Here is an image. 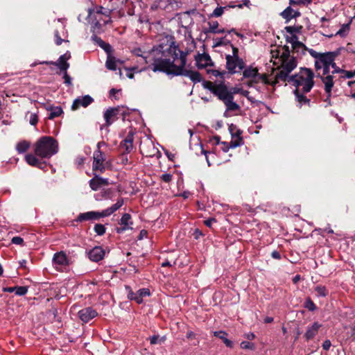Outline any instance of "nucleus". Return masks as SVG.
Instances as JSON below:
<instances>
[{"mask_svg": "<svg viewBox=\"0 0 355 355\" xmlns=\"http://www.w3.org/2000/svg\"><path fill=\"white\" fill-rule=\"evenodd\" d=\"M321 324L318 322H314L311 327H309L304 334V337L307 340L313 338L318 332L319 329L321 327Z\"/></svg>", "mask_w": 355, "mask_h": 355, "instance_id": "nucleus-23", "label": "nucleus"}, {"mask_svg": "<svg viewBox=\"0 0 355 355\" xmlns=\"http://www.w3.org/2000/svg\"><path fill=\"white\" fill-rule=\"evenodd\" d=\"M342 73L343 74L342 76L343 78H351L355 76V70H354V71H345V70H343Z\"/></svg>", "mask_w": 355, "mask_h": 355, "instance_id": "nucleus-46", "label": "nucleus"}, {"mask_svg": "<svg viewBox=\"0 0 355 355\" xmlns=\"http://www.w3.org/2000/svg\"><path fill=\"white\" fill-rule=\"evenodd\" d=\"M214 335L215 336L219 338L220 339H221L227 347H230V348H232L233 347V343H232V341H231L230 340L227 338V334L225 331H214Z\"/></svg>", "mask_w": 355, "mask_h": 355, "instance_id": "nucleus-31", "label": "nucleus"}, {"mask_svg": "<svg viewBox=\"0 0 355 355\" xmlns=\"http://www.w3.org/2000/svg\"><path fill=\"white\" fill-rule=\"evenodd\" d=\"M321 80L324 86V91L326 93H331L332 88L334 85V77L332 75H327L326 76H321Z\"/></svg>", "mask_w": 355, "mask_h": 355, "instance_id": "nucleus-26", "label": "nucleus"}, {"mask_svg": "<svg viewBox=\"0 0 355 355\" xmlns=\"http://www.w3.org/2000/svg\"><path fill=\"white\" fill-rule=\"evenodd\" d=\"M303 27L302 26L298 25V26H286L285 30L286 33L289 34H295V33H300L302 32Z\"/></svg>", "mask_w": 355, "mask_h": 355, "instance_id": "nucleus-36", "label": "nucleus"}, {"mask_svg": "<svg viewBox=\"0 0 355 355\" xmlns=\"http://www.w3.org/2000/svg\"><path fill=\"white\" fill-rule=\"evenodd\" d=\"M124 203L122 198L117 200L116 202L112 207L103 210L102 211H87L80 214L78 217V221L96 220L100 218L107 217L120 209Z\"/></svg>", "mask_w": 355, "mask_h": 355, "instance_id": "nucleus-5", "label": "nucleus"}, {"mask_svg": "<svg viewBox=\"0 0 355 355\" xmlns=\"http://www.w3.org/2000/svg\"><path fill=\"white\" fill-rule=\"evenodd\" d=\"M226 7H217L213 12L212 15L215 17H220L223 15L224 10Z\"/></svg>", "mask_w": 355, "mask_h": 355, "instance_id": "nucleus-45", "label": "nucleus"}, {"mask_svg": "<svg viewBox=\"0 0 355 355\" xmlns=\"http://www.w3.org/2000/svg\"><path fill=\"white\" fill-rule=\"evenodd\" d=\"M243 76L245 78H252L254 83L263 82L266 84L269 83L266 74H260L258 69L255 67H248L243 71Z\"/></svg>", "mask_w": 355, "mask_h": 355, "instance_id": "nucleus-7", "label": "nucleus"}, {"mask_svg": "<svg viewBox=\"0 0 355 355\" xmlns=\"http://www.w3.org/2000/svg\"><path fill=\"white\" fill-rule=\"evenodd\" d=\"M171 43L170 44H161L157 46H155L152 49L151 51H148V52H143L140 49H135V53L136 55L137 56H141L144 60L145 61V62L148 64V69H150L153 71V69H152V66H153V61L150 62L149 61V59H148V56L150 55V53L153 52V51H154L155 49H157L158 48H159L161 46H164V45H171Z\"/></svg>", "mask_w": 355, "mask_h": 355, "instance_id": "nucleus-18", "label": "nucleus"}, {"mask_svg": "<svg viewBox=\"0 0 355 355\" xmlns=\"http://www.w3.org/2000/svg\"><path fill=\"white\" fill-rule=\"evenodd\" d=\"M123 61L117 59L113 55H108L105 62V67L107 69L111 71H116L119 64H122Z\"/></svg>", "mask_w": 355, "mask_h": 355, "instance_id": "nucleus-21", "label": "nucleus"}, {"mask_svg": "<svg viewBox=\"0 0 355 355\" xmlns=\"http://www.w3.org/2000/svg\"><path fill=\"white\" fill-rule=\"evenodd\" d=\"M209 73H211L215 77L220 76V78H224V75L226 74L225 71H219V70H207Z\"/></svg>", "mask_w": 355, "mask_h": 355, "instance_id": "nucleus-43", "label": "nucleus"}, {"mask_svg": "<svg viewBox=\"0 0 355 355\" xmlns=\"http://www.w3.org/2000/svg\"><path fill=\"white\" fill-rule=\"evenodd\" d=\"M232 55H230V57L234 58H239V49L236 47L232 46Z\"/></svg>", "mask_w": 355, "mask_h": 355, "instance_id": "nucleus-60", "label": "nucleus"}, {"mask_svg": "<svg viewBox=\"0 0 355 355\" xmlns=\"http://www.w3.org/2000/svg\"><path fill=\"white\" fill-rule=\"evenodd\" d=\"M195 60L199 69H202L213 64L210 56L206 53H198L195 56Z\"/></svg>", "mask_w": 355, "mask_h": 355, "instance_id": "nucleus-15", "label": "nucleus"}, {"mask_svg": "<svg viewBox=\"0 0 355 355\" xmlns=\"http://www.w3.org/2000/svg\"><path fill=\"white\" fill-rule=\"evenodd\" d=\"M203 86L205 88L209 89L211 93H213V91L217 87L218 84L210 81H206L204 83Z\"/></svg>", "mask_w": 355, "mask_h": 355, "instance_id": "nucleus-40", "label": "nucleus"}, {"mask_svg": "<svg viewBox=\"0 0 355 355\" xmlns=\"http://www.w3.org/2000/svg\"><path fill=\"white\" fill-rule=\"evenodd\" d=\"M331 346V343L329 340H326L322 344V347L324 350H329Z\"/></svg>", "mask_w": 355, "mask_h": 355, "instance_id": "nucleus-55", "label": "nucleus"}, {"mask_svg": "<svg viewBox=\"0 0 355 355\" xmlns=\"http://www.w3.org/2000/svg\"><path fill=\"white\" fill-rule=\"evenodd\" d=\"M314 77L315 73L312 69L301 67L297 73L291 76L287 80L295 87L294 94L300 107L310 105L311 95L308 94L315 85Z\"/></svg>", "mask_w": 355, "mask_h": 355, "instance_id": "nucleus-2", "label": "nucleus"}, {"mask_svg": "<svg viewBox=\"0 0 355 355\" xmlns=\"http://www.w3.org/2000/svg\"><path fill=\"white\" fill-rule=\"evenodd\" d=\"M100 144H98V150H95L93 155V164L92 169L94 171H100L103 173L105 169V164L104 162L105 160V155L103 153L99 150Z\"/></svg>", "mask_w": 355, "mask_h": 355, "instance_id": "nucleus-11", "label": "nucleus"}, {"mask_svg": "<svg viewBox=\"0 0 355 355\" xmlns=\"http://www.w3.org/2000/svg\"><path fill=\"white\" fill-rule=\"evenodd\" d=\"M191 51H182L175 42L171 45L161 46L155 49L148 56L153 61V71L163 72L168 75L189 77L193 83H199L201 76L198 71L185 69L187 57Z\"/></svg>", "mask_w": 355, "mask_h": 355, "instance_id": "nucleus-1", "label": "nucleus"}, {"mask_svg": "<svg viewBox=\"0 0 355 355\" xmlns=\"http://www.w3.org/2000/svg\"><path fill=\"white\" fill-rule=\"evenodd\" d=\"M271 256L273 259H281V255H280V253L278 252V251H273L272 253H271Z\"/></svg>", "mask_w": 355, "mask_h": 355, "instance_id": "nucleus-61", "label": "nucleus"}, {"mask_svg": "<svg viewBox=\"0 0 355 355\" xmlns=\"http://www.w3.org/2000/svg\"><path fill=\"white\" fill-rule=\"evenodd\" d=\"M315 291L319 297H325L327 295V291L324 286H317Z\"/></svg>", "mask_w": 355, "mask_h": 355, "instance_id": "nucleus-38", "label": "nucleus"}, {"mask_svg": "<svg viewBox=\"0 0 355 355\" xmlns=\"http://www.w3.org/2000/svg\"><path fill=\"white\" fill-rule=\"evenodd\" d=\"M279 55L280 66L277 68V72L275 74V84L279 80L286 82L291 76V72L297 67V62L296 58L290 53L289 48L286 46H283L278 51Z\"/></svg>", "mask_w": 355, "mask_h": 355, "instance_id": "nucleus-3", "label": "nucleus"}, {"mask_svg": "<svg viewBox=\"0 0 355 355\" xmlns=\"http://www.w3.org/2000/svg\"><path fill=\"white\" fill-rule=\"evenodd\" d=\"M94 10L95 15H103L105 17L107 18V20L103 21L104 24H107L108 22L111 21L110 17L111 11L110 10L105 9L102 6H97Z\"/></svg>", "mask_w": 355, "mask_h": 355, "instance_id": "nucleus-30", "label": "nucleus"}, {"mask_svg": "<svg viewBox=\"0 0 355 355\" xmlns=\"http://www.w3.org/2000/svg\"><path fill=\"white\" fill-rule=\"evenodd\" d=\"M245 337L248 339V340H254L255 338V335L253 334V333H248L245 335Z\"/></svg>", "mask_w": 355, "mask_h": 355, "instance_id": "nucleus-62", "label": "nucleus"}, {"mask_svg": "<svg viewBox=\"0 0 355 355\" xmlns=\"http://www.w3.org/2000/svg\"><path fill=\"white\" fill-rule=\"evenodd\" d=\"M216 221V219H215V218H209V219H207V220H205L204 221V223H205V225L206 226H207V227H210L211 226L212 223H215Z\"/></svg>", "mask_w": 355, "mask_h": 355, "instance_id": "nucleus-58", "label": "nucleus"}, {"mask_svg": "<svg viewBox=\"0 0 355 355\" xmlns=\"http://www.w3.org/2000/svg\"><path fill=\"white\" fill-rule=\"evenodd\" d=\"M105 256L104 250L100 246H96L88 252L89 259L95 262L103 259Z\"/></svg>", "mask_w": 355, "mask_h": 355, "instance_id": "nucleus-20", "label": "nucleus"}, {"mask_svg": "<svg viewBox=\"0 0 355 355\" xmlns=\"http://www.w3.org/2000/svg\"><path fill=\"white\" fill-rule=\"evenodd\" d=\"M305 308H306L307 309H309V311H314L316 309V306L315 305V304L313 303V302L310 300V299H308L306 302H305V305H304Z\"/></svg>", "mask_w": 355, "mask_h": 355, "instance_id": "nucleus-44", "label": "nucleus"}, {"mask_svg": "<svg viewBox=\"0 0 355 355\" xmlns=\"http://www.w3.org/2000/svg\"><path fill=\"white\" fill-rule=\"evenodd\" d=\"M315 58V67L316 70H320L324 67L323 63L320 62V57H313Z\"/></svg>", "mask_w": 355, "mask_h": 355, "instance_id": "nucleus-48", "label": "nucleus"}, {"mask_svg": "<svg viewBox=\"0 0 355 355\" xmlns=\"http://www.w3.org/2000/svg\"><path fill=\"white\" fill-rule=\"evenodd\" d=\"M54 35H55V44L57 45H60L64 40L60 37L58 31H55Z\"/></svg>", "mask_w": 355, "mask_h": 355, "instance_id": "nucleus-52", "label": "nucleus"}, {"mask_svg": "<svg viewBox=\"0 0 355 355\" xmlns=\"http://www.w3.org/2000/svg\"><path fill=\"white\" fill-rule=\"evenodd\" d=\"M131 216L129 214H124L121 218V225L123 227L117 228L116 231L118 233H122L124 231L130 228V225H132L130 222Z\"/></svg>", "mask_w": 355, "mask_h": 355, "instance_id": "nucleus-25", "label": "nucleus"}, {"mask_svg": "<svg viewBox=\"0 0 355 355\" xmlns=\"http://www.w3.org/2000/svg\"><path fill=\"white\" fill-rule=\"evenodd\" d=\"M93 102V98L89 96L85 95L83 97H78L76 98L71 105L73 110H78L80 107H86Z\"/></svg>", "mask_w": 355, "mask_h": 355, "instance_id": "nucleus-16", "label": "nucleus"}, {"mask_svg": "<svg viewBox=\"0 0 355 355\" xmlns=\"http://www.w3.org/2000/svg\"><path fill=\"white\" fill-rule=\"evenodd\" d=\"M234 95L226 100L223 103L226 106V111L225 112V116H227V112L229 111H236L240 109V106L234 101Z\"/></svg>", "mask_w": 355, "mask_h": 355, "instance_id": "nucleus-29", "label": "nucleus"}, {"mask_svg": "<svg viewBox=\"0 0 355 355\" xmlns=\"http://www.w3.org/2000/svg\"><path fill=\"white\" fill-rule=\"evenodd\" d=\"M290 6L292 5H305V1L304 0H290L289 1Z\"/></svg>", "mask_w": 355, "mask_h": 355, "instance_id": "nucleus-53", "label": "nucleus"}, {"mask_svg": "<svg viewBox=\"0 0 355 355\" xmlns=\"http://www.w3.org/2000/svg\"><path fill=\"white\" fill-rule=\"evenodd\" d=\"M172 175L170 173H164L161 176L162 180L165 182H170L172 180Z\"/></svg>", "mask_w": 355, "mask_h": 355, "instance_id": "nucleus-50", "label": "nucleus"}, {"mask_svg": "<svg viewBox=\"0 0 355 355\" xmlns=\"http://www.w3.org/2000/svg\"><path fill=\"white\" fill-rule=\"evenodd\" d=\"M349 25H343V27L337 32V35H344V33L346 30H348Z\"/></svg>", "mask_w": 355, "mask_h": 355, "instance_id": "nucleus-57", "label": "nucleus"}, {"mask_svg": "<svg viewBox=\"0 0 355 355\" xmlns=\"http://www.w3.org/2000/svg\"><path fill=\"white\" fill-rule=\"evenodd\" d=\"M94 231L98 235H103L105 233V227L102 224H96Z\"/></svg>", "mask_w": 355, "mask_h": 355, "instance_id": "nucleus-39", "label": "nucleus"}, {"mask_svg": "<svg viewBox=\"0 0 355 355\" xmlns=\"http://www.w3.org/2000/svg\"><path fill=\"white\" fill-rule=\"evenodd\" d=\"M209 28L205 31L206 33H215L218 31V23L217 21H211L208 22Z\"/></svg>", "mask_w": 355, "mask_h": 355, "instance_id": "nucleus-37", "label": "nucleus"}, {"mask_svg": "<svg viewBox=\"0 0 355 355\" xmlns=\"http://www.w3.org/2000/svg\"><path fill=\"white\" fill-rule=\"evenodd\" d=\"M281 16L286 20V21H290L293 18H296L300 16V12L297 10H295L293 9L291 6L287 7L283 12L281 13Z\"/></svg>", "mask_w": 355, "mask_h": 355, "instance_id": "nucleus-24", "label": "nucleus"}, {"mask_svg": "<svg viewBox=\"0 0 355 355\" xmlns=\"http://www.w3.org/2000/svg\"><path fill=\"white\" fill-rule=\"evenodd\" d=\"M119 112V107H110L107 109L103 114L105 125L110 126L112 124V123L117 119V114Z\"/></svg>", "mask_w": 355, "mask_h": 355, "instance_id": "nucleus-14", "label": "nucleus"}, {"mask_svg": "<svg viewBox=\"0 0 355 355\" xmlns=\"http://www.w3.org/2000/svg\"><path fill=\"white\" fill-rule=\"evenodd\" d=\"M103 15H95L94 14V10H92L89 8L88 10V19L89 21L91 22L94 26V31H96V29H100L101 28L102 25H105L103 24L104 20H107V18L105 17V19H103Z\"/></svg>", "mask_w": 355, "mask_h": 355, "instance_id": "nucleus-13", "label": "nucleus"}, {"mask_svg": "<svg viewBox=\"0 0 355 355\" xmlns=\"http://www.w3.org/2000/svg\"><path fill=\"white\" fill-rule=\"evenodd\" d=\"M309 53L312 57H320V61L324 67H330L336 55L334 52L318 53L313 49H309Z\"/></svg>", "mask_w": 355, "mask_h": 355, "instance_id": "nucleus-10", "label": "nucleus"}, {"mask_svg": "<svg viewBox=\"0 0 355 355\" xmlns=\"http://www.w3.org/2000/svg\"><path fill=\"white\" fill-rule=\"evenodd\" d=\"M26 162L33 166L42 168L44 164L35 155L33 154H27L25 157Z\"/></svg>", "mask_w": 355, "mask_h": 355, "instance_id": "nucleus-28", "label": "nucleus"}, {"mask_svg": "<svg viewBox=\"0 0 355 355\" xmlns=\"http://www.w3.org/2000/svg\"><path fill=\"white\" fill-rule=\"evenodd\" d=\"M242 138L238 137L234 141H231L229 144L227 142H223L222 144L224 145V148H223V151L227 152L230 148H234L238 146H240L242 144Z\"/></svg>", "mask_w": 355, "mask_h": 355, "instance_id": "nucleus-32", "label": "nucleus"}, {"mask_svg": "<svg viewBox=\"0 0 355 355\" xmlns=\"http://www.w3.org/2000/svg\"><path fill=\"white\" fill-rule=\"evenodd\" d=\"M293 49L294 51H295L296 52H300V51H301V52L304 53V51H309V49H307V48L306 47V46L304 44V46H303V47L297 46V48H293Z\"/></svg>", "mask_w": 355, "mask_h": 355, "instance_id": "nucleus-59", "label": "nucleus"}, {"mask_svg": "<svg viewBox=\"0 0 355 355\" xmlns=\"http://www.w3.org/2000/svg\"><path fill=\"white\" fill-rule=\"evenodd\" d=\"M98 44L106 52L107 56L112 55V47L110 44L105 42L101 39H98Z\"/></svg>", "mask_w": 355, "mask_h": 355, "instance_id": "nucleus-35", "label": "nucleus"}, {"mask_svg": "<svg viewBox=\"0 0 355 355\" xmlns=\"http://www.w3.org/2000/svg\"><path fill=\"white\" fill-rule=\"evenodd\" d=\"M164 338H162L159 339L158 336H153L150 338V343L151 345H155L158 343L159 342L164 341Z\"/></svg>", "mask_w": 355, "mask_h": 355, "instance_id": "nucleus-49", "label": "nucleus"}, {"mask_svg": "<svg viewBox=\"0 0 355 355\" xmlns=\"http://www.w3.org/2000/svg\"><path fill=\"white\" fill-rule=\"evenodd\" d=\"M12 243L17 245H22V238L20 236H15L12 239Z\"/></svg>", "mask_w": 355, "mask_h": 355, "instance_id": "nucleus-54", "label": "nucleus"}, {"mask_svg": "<svg viewBox=\"0 0 355 355\" xmlns=\"http://www.w3.org/2000/svg\"><path fill=\"white\" fill-rule=\"evenodd\" d=\"M126 153H130L133 149V135L129 133L121 144Z\"/></svg>", "mask_w": 355, "mask_h": 355, "instance_id": "nucleus-27", "label": "nucleus"}, {"mask_svg": "<svg viewBox=\"0 0 355 355\" xmlns=\"http://www.w3.org/2000/svg\"><path fill=\"white\" fill-rule=\"evenodd\" d=\"M213 94L223 102H225L226 100L233 96V93L229 91L227 87L225 86L223 83L218 84L216 89L213 91Z\"/></svg>", "mask_w": 355, "mask_h": 355, "instance_id": "nucleus-12", "label": "nucleus"}, {"mask_svg": "<svg viewBox=\"0 0 355 355\" xmlns=\"http://www.w3.org/2000/svg\"><path fill=\"white\" fill-rule=\"evenodd\" d=\"M71 58V54L69 52H67L64 54L62 55L57 62L54 63L62 71H66L69 67V64L67 62V60Z\"/></svg>", "mask_w": 355, "mask_h": 355, "instance_id": "nucleus-22", "label": "nucleus"}, {"mask_svg": "<svg viewBox=\"0 0 355 355\" xmlns=\"http://www.w3.org/2000/svg\"><path fill=\"white\" fill-rule=\"evenodd\" d=\"M329 67H324L322 68L323 69V73H322V76H326L327 75H329Z\"/></svg>", "mask_w": 355, "mask_h": 355, "instance_id": "nucleus-63", "label": "nucleus"}, {"mask_svg": "<svg viewBox=\"0 0 355 355\" xmlns=\"http://www.w3.org/2000/svg\"><path fill=\"white\" fill-rule=\"evenodd\" d=\"M326 94H327V97L324 99V102L327 103L328 105H331L330 98H331V93H326Z\"/></svg>", "mask_w": 355, "mask_h": 355, "instance_id": "nucleus-64", "label": "nucleus"}, {"mask_svg": "<svg viewBox=\"0 0 355 355\" xmlns=\"http://www.w3.org/2000/svg\"><path fill=\"white\" fill-rule=\"evenodd\" d=\"M225 59L226 68L232 74L240 72L245 68V62L240 58L230 57V55H227Z\"/></svg>", "mask_w": 355, "mask_h": 355, "instance_id": "nucleus-6", "label": "nucleus"}, {"mask_svg": "<svg viewBox=\"0 0 355 355\" xmlns=\"http://www.w3.org/2000/svg\"><path fill=\"white\" fill-rule=\"evenodd\" d=\"M64 72V83L67 85H71V79L70 78V76L67 74V71H63Z\"/></svg>", "mask_w": 355, "mask_h": 355, "instance_id": "nucleus-56", "label": "nucleus"}, {"mask_svg": "<svg viewBox=\"0 0 355 355\" xmlns=\"http://www.w3.org/2000/svg\"><path fill=\"white\" fill-rule=\"evenodd\" d=\"M240 346L244 349H254V345L248 341L241 342Z\"/></svg>", "mask_w": 355, "mask_h": 355, "instance_id": "nucleus-42", "label": "nucleus"}, {"mask_svg": "<svg viewBox=\"0 0 355 355\" xmlns=\"http://www.w3.org/2000/svg\"><path fill=\"white\" fill-rule=\"evenodd\" d=\"M48 110L49 111L48 116L49 119H53L55 117L60 116L63 112L60 107H51L48 108Z\"/></svg>", "mask_w": 355, "mask_h": 355, "instance_id": "nucleus-33", "label": "nucleus"}, {"mask_svg": "<svg viewBox=\"0 0 355 355\" xmlns=\"http://www.w3.org/2000/svg\"><path fill=\"white\" fill-rule=\"evenodd\" d=\"M29 114V112L26 114V116ZM38 121V116L35 113H30L29 123L32 125H35Z\"/></svg>", "mask_w": 355, "mask_h": 355, "instance_id": "nucleus-41", "label": "nucleus"}, {"mask_svg": "<svg viewBox=\"0 0 355 355\" xmlns=\"http://www.w3.org/2000/svg\"><path fill=\"white\" fill-rule=\"evenodd\" d=\"M53 267L58 271H62L65 267L69 265V260L63 251L54 254L52 259Z\"/></svg>", "mask_w": 355, "mask_h": 355, "instance_id": "nucleus-8", "label": "nucleus"}, {"mask_svg": "<svg viewBox=\"0 0 355 355\" xmlns=\"http://www.w3.org/2000/svg\"><path fill=\"white\" fill-rule=\"evenodd\" d=\"M108 184V179L103 178L96 174H94V177L89 180V187L93 191H97L101 187Z\"/></svg>", "mask_w": 355, "mask_h": 355, "instance_id": "nucleus-19", "label": "nucleus"}, {"mask_svg": "<svg viewBox=\"0 0 355 355\" xmlns=\"http://www.w3.org/2000/svg\"><path fill=\"white\" fill-rule=\"evenodd\" d=\"M291 35V37H288L286 40L288 42L292 44V48H297V46H304V44L298 40V37L295 34Z\"/></svg>", "mask_w": 355, "mask_h": 355, "instance_id": "nucleus-34", "label": "nucleus"}, {"mask_svg": "<svg viewBox=\"0 0 355 355\" xmlns=\"http://www.w3.org/2000/svg\"><path fill=\"white\" fill-rule=\"evenodd\" d=\"M125 289L128 291V298L135 301L137 304H141L144 297L150 295V290L146 288H141L135 293L131 290L130 286H125Z\"/></svg>", "mask_w": 355, "mask_h": 355, "instance_id": "nucleus-9", "label": "nucleus"}, {"mask_svg": "<svg viewBox=\"0 0 355 355\" xmlns=\"http://www.w3.org/2000/svg\"><path fill=\"white\" fill-rule=\"evenodd\" d=\"M34 152L40 158H50L58 152V143L52 137H42L35 144Z\"/></svg>", "mask_w": 355, "mask_h": 355, "instance_id": "nucleus-4", "label": "nucleus"}, {"mask_svg": "<svg viewBox=\"0 0 355 355\" xmlns=\"http://www.w3.org/2000/svg\"><path fill=\"white\" fill-rule=\"evenodd\" d=\"M334 70L332 71V73H341L343 72V69H341L340 68H339L336 64L334 62V61H333V63L331 64V66Z\"/></svg>", "mask_w": 355, "mask_h": 355, "instance_id": "nucleus-51", "label": "nucleus"}, {"mask_svg": "<svg viewBox=\"0 0 355 355\" xmlns=\"http://www.w3.org/2000/svg\"><path fill=\"white\" fill-rule=\"evenodd\" d=\"M97 315V312L92 307H87L78 311L79 318L84 322H87Z\"/></svg>", "mask_w": 355, "mask_h": 355, "instance_id": "nucleus-17", "label": "nucleus"}, {"mask_svg": "<svg viewBox=\"0 0 355 355\" xmlns=\"http://www.w3.org/2000/svg\"><path fill=\"white\" fill-rule=\"evenodd\" d=\"M15 289H17V291H16L17 295H22V286H19L17 288L10 287V288H5V291H8V292H13Z\"/></svg>", "mask_w": 355, "mask_h": 355, "instance_id": "nucleus-47", "label": "nucleus"}]
</instances>
